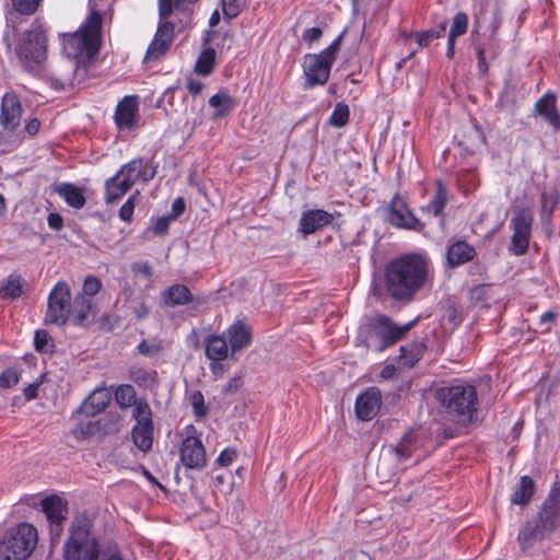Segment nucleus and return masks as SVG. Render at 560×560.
<instances>
[{"mask_svg":"<svg viewBox=\"0 0 560 560\" xmlns=\"http://www.w3.org/2000/svg\"><path fill=\"white\" fill-rule=\"evenodd\" d=\"M232 354L247 348L252 342V327L244 320L234 322L226 329Z\"/></svg>","mask_w":560,"mask_h":560,"instance_id":"obj_21","label":"nucleus"},{"mask_svg":"<svg viewBox=\"0 0 560 560\" xmlns=\"http://www.w3.org/2000/svg\"><path fill=\"white\" fill-rule=\"evenodd\" d=\"M476 255L475 248L466 241H457L448 246L446 250V262L451 268L458 267L470 260Z\"/></svg>","mask_w":560,"mask_h":560,"instance_id":"obj_22","label":"nucleus"},{"mask_svg":"<svg viewBox=\"0 0 560 560\" xmlns=\"http://www.w3.org/2000/svg\"><path fill=\"white\" fill-rule=\"evenodd\" d=\"M102 289V281L95 276H88L84 279L82 292L78 295H85L86 298H92L96 295Z\"/></svg>","mask_w":560,"mask_h":560,"instance_id":"obj_46","label":"nucleus"},{"mask_svg":"<svg viewBox=\"0 0 560 560\" xmlns=\"http://www.w3.org/2000/svg\"><path fill=\"white\" fill-rule=\"evenodd\" d=\"M37 530L22 523L12 529L0 544V560H26L37 545Z\"/></svg>","mask_w":560,"mask_h":560,"instance_id":"obj_6","label":"nucleus"},{"mask_svg":"<svg viewBox=\"0 0 560 560\" xmlns=\"http://www.w3.org/2000/svg\"><path fill=\"white\" fill-rule=\"evenodd\" d=\"M488 290L487 285H477L469 290V300L475 305H483V303L488 300Z\"/></svg>","mask_w":560,"mask_h":560,"instance_id":"obj_50","label":"nucleus"},{"mask_svg":"<svg viewBox=\"0 0 560 560\" xmlns=\"http://www.w3.org/2000/svg\"><path fill=\"white\" fill-rule=\"evenodd\" d=\"M22 104L14 93H5L1 102L0 124L7 130L14 131L21 124Z\"/></svg>","mask_w":560,"mask_h":560,"instance_id":"obj_16","label":"nucleus"},{"mask_svg":"<svg viewBox=\"0 0 560 560\" xmlns=\"http://www.w3.org/2000/svg\"><path fill=\"white\" fill-rule=\"evenodd\" d=\"M435 397L458 424H468L477 412V389L472 385L441 387Z\"/></svg>","mask_w":560,"mask_h":560,"instance_id":"obj_4","label":"nucleus"},{"mask_svg":"<svg viewBox=\"0 0 560 560\" xmlns=\"http://www.w3.org/2000/svg\"><path fill=\"white\" fill-rule=\"evenodd\" d=\"M93 433L92 423H80L73 430L72 434L77 440H84Z\"/></svg>","mask_w":560,"mask_h":560,"instance_id":"obj_54","label":"nucleus"},{"mask_svg":"<svg viewBox=\"0 0 560 560\" xmlns=\"http://www.w3.org/2000/svg\"><path fill=\"white\" fill-rule=\"evenodd\" d=\"M322 35L323 31L320 27H312L305 30V32L303 33V39L308 43H313L318 40L322 37Z\"/></svg>","mask_w":560,"mask_h":560,"instance_id":"obj_60","label":"nucleus"},{"mask_svg":"<svg viewBox=\"0 0 560 560\" xmlns=\"http://www.w3.org/2000/svg\"><path fill=\"white\" fill-rule=\"evenodd\" d=\"M430 279V261L420 254H407L385 267V288L390 298L409 302Z\"/></svg>","mask_w":560,"mask_h":560,"instance_id":"obj_1","label":"nucleus"},{"mask_svg":"<svg viewBox=\"0 0 560 560\" xmlns=\"http://www.w3.org/2000/svg\"><path fill=\"white\" fill-rule=\"evenodd\" d=\"M185 201L183 198H176L174 201H173V205H172V214L170 215L172 219H176L178 218L179 215H182L185 211Z\"/></svg>","mask_w":560,"mask_h":560,"instance_id":"obj_61","label":"nucleus"},{"mask_svg":"<svg viewBox=\"0 0 560 560\" xmlns=\"http://www.w3.org/2000/svg\"><path fill=\"white\" fill-rule=\"evenodd\" d=\"M560 526V481H556L538 512L528 518L517 535L522 551L533 548Z\"/></svg>","mask_w":560,"mask_h":560,"instance_id":"obj_2","label":"nucleus"},{"mask_svg":"<svg viewBox=\"0 0 560 560\" xmlns=\"http://www.w3.org/2000/svg\"><path fill=\"white\" fill-rule=\"evenodd\" d=\"M334 221V215L323 209H313L302 212L298 231L307 236L316 233Z\"/></svg>","mask_w":560,"mask_h":560,"instance_id":"obj_17","label":"nucleus"},{"mask_svg":"<svg viewBox=\"0 0 560 560\" xmlns=\"http://www.w3.org/2000/svg\"><path fill=\"white\" fill-rule=\"evenodd\" d=\"M47 222L49 228L56 231L60 230L63 225V219L59 213H49Z\"/></svg>","mask_w":560,"mask_h":560,"instance_id":"obj_63","label":"nucleus"},{"mask_svg":"<svg viewBox=\"0 0 560 560\" xmlns=\"http://www.w3.org/2000/svg\"><path fill=\"white\" fill-rule=\"evenodd\" d=\"M19 383V374L15 370L8 369L0 375V386L4 388L12 387Z\"/></svg>","mask_w":560,"mask_h":560,"instance_id":"obj_52","label":"nucleus"},{"mask_svg":"<svg viewBox=\"0 0 560 560\" xmlns=\"http://www.w3.org/2000/svg\"><path fill=\"white\" fill-rule=\"evenodd\" d=\"M425 351L423 342L415 341L400 347V354L398 357L399 363L402 366L412 368L422 357Z\"/></svg>","mask_w":560,"mask_h":560,"instance_id":"obj_32","label":"nucleus"},{"mask_svg":"<svg viewBox=\"0 0 560 560\" xmlns=\"http://www.w3.org/2000/svg\"><path fill=\"white\" fill-rule=\"evenodd\" d=\"M237 456V452L234 448H225L223 450L219 457L217 458V463L220 466H228L230 465Z\"/></svg>","mask_w":560,"mask_h":560,"instance_id":"obj_56","label":"nucleus"},{"mask_svg":"<svg viewBox=\"0 0 560 560\" xmlns=\"http://www.w3.org/2000/svg\"><path fill=\"white\" fill-rule=\"evenodd\" d=\"M415 322L411 320L404 326H397L389 317L380 315L370 325L365 326L359 336L366 335V337L376 338L380 341L376 349L383 351L399 341L410 330ZM361 341L368 348L370 347L368 338Z\"/></svg>","mask_w":560,"mask_h":560,"instance_id":"obj_9","label":"nucleus"},{"mask_svg":"<svg viewBox=\"0 0 560 560\" xmlns=\"http://www.w3.org/2000/svg\"><path fill=\"white\" fill-rule=\"evenodd\" d=\"M533 219L532 210L526 208L517 210L512 219V250L515 255H524L528 249Z\"/></svg>","mask_w":560,"mask_h":560,"instance_id":"obj_11","label":"nucleus"},{"mask_svg":"<svg viewBox=\"0 0 560 560\" xmlns=\"http://www.w3.org/2000/svg\"><path fill=\"white\" fill-rule=\"evenodd\" d=\"M42 508L50 524V533L58 537L61 533V525L67 518L66 503L58 495H51L42 501Z\"/></svg>","mask_w":560,"mask_h":560,"instance_id":"obj_18","label":"nucleus"},{"mask_svg":"<svg viewBox=\"0 0 560 560\" xmlns=\"http://www.w3.org/2000/svg\"><path fill=\"white\" fill-rule=\"evenodd\" d=\"M110 397L107 393L95 389L80 406L79 412L85 417H94L106 409Z\"/></svg>","mask_w":560,"mask_h":560,"instance_id":"obj_25","label":"nucleus"},{"mask_svg":"<svg viewBox=\"0 0 560 560\" xmlns=\"http://www.w3.org/2000/svg\"><path fill=\"white\" fill-rule=\"evenodd\" d=\"M43 0H11L12 8L21 15L34 14Z\"/></svg>","mask_w":560,"mask_h":560,"instance_id":"obj_45","label":"nucleus"},{"mask_svg":"<svg viewBox=\"0 0 560 560\" xmlns=\"http://www.w3.org/2000/svg\"><path fill=\"white\" fill-rule=\"evenodd\" d=\"M189 400L196 417L200 418L207 415L205 398L200 390H195L194 393H191Z\"/></svg>","mask_w":560,"mask_h":560,"instance_id":"obj_47","label":"nucleus"},{"mask_svg":"<svg viewBox=\"0 0 560 560\" xmlns=\"http://www.w3.org/2000/svg\"><path fill=\"white\" fill-rule=\"evenodd\" d=\"M209 105L217 108V116H224L233 108L234 101L229 94L220 92L210 97Z\"/></svg>","mask_w":560,"mask_h":560,"instance_id":"obj_39","label":"nucleus"},{"mask_svg":"<svg viewBox=\"0 0 560 560\" xmlns=\"http://www.w3.org/2000/svg\"><path fill=\"white\" fill-rule=\"evenodd\" d=\"M132 418L136 420L133 428H154L152 410L144 399H140L132 409Z\"/></svg>","mask_w":560,"mask_h":560,"instance_id":"obj_33","label":"nucleus"},{"mask_svg":"<svg viewBox=\"0 0 560 560\" xmlns=\"http://www.w3.org/2000/svg\"><path fill=\"white\" fill-rule=\"evenodd\" d=\"M55 190L65 199V201L72 208L81 209L85 205V197L81 188L70 184L62 183L58 185Z\"/></svg>","mask_w":560,"mask_h":560,"instance_id":"obj_31","label":"nucleus"},{"mask_svg":"<svg viewBox=\"0 0 560 560\" xmlns=\"http://www.w3.org/2000/svg\"><path fill=\"white\" fill-rule=\"evenodd\" d=\"M133 186L131 182L118 171L113 177L105 182V200L107 203L116 202Z\"/></svg>","mask_w":560,"mask_h":560,"instance_id":"obj_24","label":"nucleus"},{"mask_svg":"<svg viewBox=\"0 0 560 560\" xmlns=\"http://www.w3.org/2000/svg\"><path fill=\"white\" fill-rule=\"evenodd\" d=\"M102 21L100 12L93 9L78 31L65 36L63 50L69 58L77 59L79 63L91 60L98 54Z\"/></svg>","mask_w":560,"mask_h":560,"instance_id":"obj_3","label":"nucleus"},{"mask_svg":"<svg viewBox=\"0 0 560 560\" xmlns=\"http://www.w3.org/2000/svg\"><path fill=\"white\" fill-rule=\"evenodd\" d=\"M536 113L542 116L555 128L560 129V115L556 106V96L551 93L545 94L535 105Z\"/></svg>","mask_w":560,"mask_h":560,"instance_id":"obj_26","label":"nucleus"},{"mask_svg":"<svg viewBox=\"0 0 560 560\" xmlns=\"http://www.w3.org/2000/svg\"><path fill=\"white\" fill-rule=\"evenodd\" d=\"M137 349L141 355L153 358L160 355L164 351L165 347L161 340L148 341L143 339L138 345Z\"/></svg>","mask_w":560,"mask_h":560,"instance_id":"obj_43","label":"nucleus"},{"mask_svg":"<svg viewBox=\"0 0 560 560\" xmlns=\"http://www.w3.org/2000/svg\"><path fill=\"white\" fill-rule=\"evenodd\" d=\"M477 50V59H478V70L481 74H486L488 72V63L485 57V49L480 46L476 48Z\"/></svg>","mask_w":560,"mask_h":560,"instance_id":"obj_62","label":"nucleus"},{"mask_svg":"<svg viewBox=\"0 0 560 560\" xmlns=\"http://www.w3.org/2000/svg\"><path fill=\"white\" fill-rule=\"evenodd\" d=\"M468 16L465 12H458L453 19V23L448 33V37L457 38L467 32Z\"/></svg>","mask_w":560,"mask_h":560,"instance_id":"obj_44","label":"nucleus"},{"mask_svg":"<svg viewBox=\"0 0 560 560\" xmlns=\"http://www.w3.org/2000/svg\"><path fill=\"white\" fill-rule=\"evenodd\" d=\"M131 380L141 387L152 388L156 385V372L143 368H133L130 371Z\"/></svg>","mask_w":560,"mask_h":560,"instance_id":"obj_37","label":"nucleus"},{"mask_svg":"<svg viewBox=\"0 0 560 560\" xmlns=\"http://www.w3.org/2000/svg\"><path fill=\"white\" fill-rule=\"evenodd\" d=\"M139 196L140 191L137 190L128 198V200L119 209V218L122 221L129 222L131 220L135 210V201Z\"/></svg>","mask_w":560,"mask_h":560,"instance_id":"obj_49","label":"nucleus"},{"mask_svg":"<svg viewBox=\"0 0 560 560\" xmlns=\"http://www.w3.org/2000/svg\"><path fill=\"white\" fill-rule=\"evenodd\" d=\"M174 39V24L168 21L159 23L153 40L148 47L145 61L158 60L166 54Z\"/></svg>","mask_w":560,"mask_h":560,"instance_id":"obj_14","label":"nucleus"},{"mask_svg":"<svg viewBox=\"0 0 560 560\" xmlns=\"http://www.w3.org/2000/svg\"><path fill=\"white\" fill-rule=\"evenodd\" d=\"M535 493V482L529 476H522L511 497V502L516 505H527Z\"/></svg>","mask_w":560,"mask_h":560,"instance_id":"obj_30","label":"nucleus"},{"mask_svg":"<svg viewBox=\"0 0 560 560\" xmlns=\"http://www.w3.org/2000/svg\"><path fill=\"white\" fill-rule=\"evenodd\" d=\"M448 200V194L443 184L439 180L436 183V191L432 198V200L422 209L423 211L432 214L433 217H440V225L444 228L445 218H444V208Z\"/></svg>","mask_w":560,"mask_h":560,"instance_id":"obj_28","label":"nucleus"},{"mask_svg":"<svg viewBox=\"0 0 560 560\" xmlns=\"http://www.w3.org/2000/svg\"><path fill=\"white\" fill-rule=\"evenodd\" d=\"M91 528L92 523L86 517L72 522L69 538L63 545V560H100L97 540Z\"/></svg>","mask_w":560,"mask_h":560,"instance_id":"obj_5","label":"nucleus"},{"mask_svg":"<svg viewBox=\"0 0 560 560\" xmlns=\"http://www.w3.org/2000/svg\"><path fill=\"white\" fill-rule=\"evenodd\" d=\"M222 5L224 15L234 19L245 7V0H222Z\"/></svg>","mask_w":560,"mask_h":560,"instance_id":"obj_48","label":"nucleus"},{"mask_svg":"<svg viewBox=\"0 0 560 560\" xmlns=\"http://www.w3.org/2000/svg\"><path fill=\"white\" fill-rule=\"evenodd\" d=\"M93 303L85 295H77L73 304H71L70 319L74 325H83V323L93 313Z\"/></svg>","mask_w":560,"mask_h":560,"instance_id":"obj_29","label":"nucleus"},{"mask_svg":"<svg viewBox=\"0 0 560 560\" xmlns=\"http://www.w3.org/2000/svg\"><path fill=\"white\" fill-rule=\"evenodd\" d=\"M132 271L142 273L147 278L153 275L152 267L148 262H136L132 265Z\"/></svg>","mask_w":560,"mask_h":560,"instance_id":"obj_64","label":"nucleus"},{"mask_svg":"<svg viewBox=\"0 0 560 560\" xmlns=\"http://www.w3.org/2000/svg\"><path fill=\"white\" fill-rule=\"evenodd\" d=\"M416 434L412 431L405 433L400 441L393 447L399 459L409 458L416 450Z\"/></svg>","mask_w":560,"mask_h":560,"instance_id":"obj_34","label":"nucleus"},{"mask_svg":"<svg viewBox=\"0 0 560 560\" xmlns=\"http://www.w3.org/2000/svg\"><path fill=\"white\" fill-rule=\"evenodd\" d=\"M15 54L26 71H38L46 59V37L44 32L35 28L22 33L15 45Z\"/></svg>","mask_w":560,"mask_h":560,"instance_id":"obj_8","label":"nucleus"},{"mask_svg":"<svg viewBox=\"0 0 560 560\" xmlns=\"http://www.w3.org/2000/svg\"><path fill=\"white\" fill-rule=\"evenodd\" d=\"M215 55L213 48L203 49L196 61L195 71L201 75H209L214 67Z\"/></svg>","mask_w":560,"mask_h":560,"instance_id":"obj_36","label":"nucleus"},{"mask_svg":"<svg viewBox=\"0 0 560 560\" xmlns=\"http://www.w3.org/2000/svg\"><path fill=\"white\" fill-rule=\"evenodd\" d=\"M180 462L186 468L200 470L207 465V455L202 442L196 436H187L180 446Z\"/></svg>","mask_w":560,"mask_h":560,"instance_id":"obj_13","label":"nucleus"},{"mask_svg":"<svg viewBox=\"0 0 560 560\" xmlns=\"http://www.w3.org/2000/svg\"><path fill=\"white\" fill-rule=\"evenodd\" d=\"M154 428H132V441L135 445L142 452L152 448Z\"/></svg>","mask_w":560,"mask_h":560,"instance_id":"obj_35","label":"nucleus"},{"mask_svg":"<svg viewBox=\"0 0 560 560\" xmlns=\"http://www.w3.org/2000/svg\"><path fill=\"white\" fill-rule=\"evenodd\" d=\"M119 172L120 175H124L126 178H128L131 184H135L138 180H151L155 176L156 167L153 166L152 163L139 158L122 165Z\"/></svg>","mask_w":560,"mask_h":560,"instance_id":"obj_19","label":"nucleus"},{"mask_svg":"<svg viewBox=\"0 0 560 560\" xmlns=\"http://www.w3.org/2000/svg\"><path fill=\"white\" fill-rule=\"evenodd\" d=\"M161 300L166 307H176L192 302V293L184 284H172L161 293Z\"/></svg>","mask_w":560,"mask_h":560,"instance_id":"obj_23","label":"nucleus"},{"mask_svg":"<svg viewBox=\"0 0 560 560\" xmlns=\"http://www.w3.org/2000/svg\"><path fill=\"white\" fill-rule=\"evenodd\" d=\"M71 290L67 282L59 281L48 296L45 323L63 326L70 319Z\"/></svg>","mask_w":560,"mask_h":560,"instance_id":"obj_10","label":"nucleus"},{"mask_svg":"<svg viewBox=\"0 0 560 560\" xmlns=\"http://www.w3.org/2000/svg\"><path fill=\"white\" fill-rule=\"evenodd\" d=\"M50 341V336L45 330H36L34 346L37 351L46 352Z\"/></svg>","mask_w":560,"mask_h":560,"instance_id":"obj_53","label":"nucleus"},{"mask_svg":"<svg viewBox=\"0 0 560 560\" xmlns=\"http://www.w3.org/2000/svg\"><path fill=\"white\" fill-rule=\"evenodd\" d=\"M229 343L226 338L219 335H211L206 339V357L211 361H223L229 355Z\"/></svg>","mask_w":560,"mask_h":560,"instance_id":"obj_27","label":"nucleus"},{"mask_svg":"<svg viewBox=\"0 0 560 560\" xmlns=\"http://www.w3.org/2000/svg\"><path fill=\"white\" fill-rule=\"evenodd\" d=\"M557 318V314L552 311L545 312L539 318V326L541 332H547L551 329V325Z\"/></svg>","mask_w":560,"mask_h":560,"instance_id":"obj_55","label":"nucleus"},{"mask_svg":"<svg viewBox=\"0 0 560 560\" xmlns=\"http://www.w3.org/2000/svg\"><path fill=\"white\" fill-rule=\"evenodd\" d=\"M343 33L319 54H308L304 57V74L306 86L324 85L329 79V73L337 54L341 47Z\"/></svg>","mask_w":560,"mask_h":560,"instance_id":"obj_7","label":"nucleus"},{"mask_svg":"<svg viewBox=\"0 0 560 560\" xmlns=\"http://www.w3.org/2000/svg\"><path fill=\"white\" fill-rule=\"evenodd\" d=\"M444 320L448 322L452 326H458L462 322V316L458 308L453 303H447L444 306L443 317Z\"/></svg>","mask_w":560,"mask_h":560,"instance_id":"obj_51","label":"nucleus"},{"mask_svg":"<svg viewBox=\"0 0 560 560\" xmlns=\"http://www.w3.org/2000/svg\"><path fill=\"white\" fill-rule=\"evenodd\" d=\"M0 293L3 298L16 299L23 293V280L18 275H10L0 289Z\"/></svg>","mask_w":560,"mask_h":560,"instance_id":"obj_38","label":"nucleus"},{"mask_svg":"<svg viewBox=\"0 0 560 560\" xmlns=\"http://www.w3.org/2000/svg\"><path fill=\"white\" fill-rule=\"evenodd\" d=\"M349 106L345 103L336 104L332 114L330 115L329 122L337 128L346 126L349 121Z\"/></svg>","mask_w":560,"mask_h":560,"instance_id":"obj_42","label":"nucleus"},{"mask_svg":"<svg viewBox=\"0 0 560 560\" xmlns=\"http://www.w3.org/2000/svg\"><path fill=\"white\" fill-rule=\"evenodd\" d=\"M135 304L131 306L135 316L138 319H143L149 315V307L147 306L143 299H139L133 302Z\"/></svg>","mask_w":560,"mask_h":560,"instance_id":"obj_57","label":"nucleus"},{"mask_svg":"<svg viewBox=\"0 0 560 560\" xmlns=\"http://www.w3.org/2000/svg\"><path fill=\"white\" fill-rule=\"evenodd\" d=\"M382 406V392L376 386L366 388L355 399V413L359 419L370 421L375 418Z\"/></svg>","mask_w":560,"mask_h":560,"instance_id":"obj_15","label":"nucleus"},{"mask_svg":"<svg viewBox=\"0 0 560 560\" xmlns=\"http://www.w3.org/2000/svg\"><path fill=\"white\" fill-rule=\"evenodd\" d=\"M387 221L395 228L423 232L422 223L407 207L406 202L395 197L388 208Z\"/></svg>","mask_w":560,"mask_h":560,"instance_id":"obj_12","label":"nucleus"},{"mask_svg":"<svg viewBox=\"0 0 560 560\" xmlns=\"http://www.w3.org/2000/svg\"><path fill=\"white\" fill-rule=\"evenodd\" d=\"M447 20L442 21L436 28L416 33V40L421 47L429 45L431 39L440 38L446 31Z\"/></svg>","mask_w":560,"mask_h":560,"instance_id":"obj_41","label":"nucleus"},{"mask_svg":"<svg viewBox=\"0 0 560 560\" xmlns=\"http://www.w3.org/2000/svg\"><path fill=\"white\" fill-rule=\"evenodd\" d=\"M115 398L121 408L135 407L139 402L135 388L131 385H120L116 390Z\"/></svg>","mask_w":560,"mask_h":560,"instance_id":"obj_40","label":"nucleus"},{"mask_svg":"<svg viewBox=\"0 0 560 560\" xmlns=\"http://www.w3.org/2000/svg\"><path fill=\"white\" fill-rule=\"evenodd\" d=\"M172 220L171 217H162L156 220L154 223V233L158 235H163L168 231L170 221Z\"/></svg>","mask_w":560,"mask_h":560,"instance_id":"obj_58","label":"nucleus"},{"mask_svg":"<svg viewBox=\"0 0 560 560\" xmlns=\"http://www.w3.org/2000/svg\"><path fill=\"white\" fill-rule=\"evenodd\" d=\"M138 101L136 96H126L115 110V122L119 129H131L137 125Z\"/></svg>","mask_w":560,"mask_h":560,"instance_id":"obj_20","label":"nucleus"},{"mask_svg":"<svg viewBox=\"0 0 560 560\" xmlns=\"http://www.w3.org/2000/svg\"><path fill=\"white\" fill-rule=\"evenodd\" d=\"M174 0H159V15L161 21L166 19L173 10Z\"/></svg>","mask_w":560,"mask_h":560,"instance_id":"obj_59","label":"nucleus"}]
</instances>
